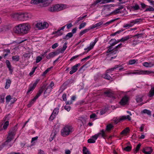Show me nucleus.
I'll list each match as a JSON object with an SVG mask.
<instances>
[{
  "label": "nucleus",
  "mask_w": 154,
  "mask_h": 154,
  "mask_svg": "<svg viewBox=\"0 0 154 154\" xmlns=\"http://www.w3.org/2000/svg\"><path fill=\"white\" fill-rule=\"evenodd\" d=\"M54 57V56L52 52L49 54L46 57L48 59H49L53 57Z\"/></svg>",
  "instance_id": "49530a36"
},
{
  "label": "nucleus",
  "mask_w": 154,
  "mask_h": 154,
  "mask_svg": "<svg viewBox=\"0 0 154 154\" xmlns=\"http://www.w3.org/2000/svg\"><path fill=\"white\" fill-rule=\"evenodd\" d=\"M3 30L4 31L9 29V27L7 26H2Z\"/></svg>",
  "instance_id": "69168bd1"
},
{
  "label": "nucleus",
  "mask_w": 154,
  "mask_h": 154,
  "mask_svg": "<svg viewBox=\"0 0 154 154\" xmlns=\"http://www.w3.org/2000/svg\"><path fill=\"white\" fill-rule=\"evenodd\" d=\"M113 127V126L111 124H109L106 127V130L109 131Z\"/></svg>",
  "instance_id": "72a5a7b5"
},
{
  "label": "nucleus",
  "mask_w": 154,
  "mask_h": 154,
  "mask_svg": "<svg viewBox=\"0 0 154 154\" xmlns=\"http://www.w3.org/2000/svg\"><path fill=\"white\" fill-rule=\"evenodd\" d=\"M141 146L140 144L139 143L137 145V146L136 147V149H135V151H136V153L137 151H138L140 148V147Z\"/></svg>",
  "instance_id": "e2e57ef3"
},
{
  "label": "nucleus",
  "mask_w": 154,
  "mask_h": 154,
  "mask_svg": "<svg viewBox=\"0 0 154 154\" xmlns=\"http://www.w3.org/2000/svg\"><path fill=\"white\" fill-rule=\"evenodd\" d=\"M18 124H17L14 128H12L9 131V132H11L13 134H14L15 135L16 133V132L18 128L17 127Z\"/></svg>",
  "instance_id": "f3484780"
},
{
  "label": "nucleus",
  "mask_w": 154,
  "mask_h": 154,
  "mask_svg": "<svg viewBox=\"0 0 154 154\" xmlns=\"http://www.w3.org/2000/svg\"><path fill=\"white\" fill-rule=\"evenodd\" d=\"M58 44L57 43H56L53 44L52 46V49H55L58 46Z\"/></svg>",
  "instance_id": "774afa93"
},
{
  "label": "nucleus",
  "mask_w": 154,
  "mask_h": 154,
  "mask_svg": "<svg viewBox=\"0 0 154 154\" xmlns=\"http://www.w3.org/2000/svg\"><path fill=\"white\" fill-rule=\"evenodd\" d=\"M101 132L102 137H103L104 139H105V137H106V135L105 134V132L103 130H102L101 131Z\"/></svg>",
  "instance_id": "3c124183"
},
{
  "label": "nucleus",
  "mask_w": 154,
  "mask_h": 154,
  "mask_svg": "<svg viewBox=\"0 0 154 154\" xmlns=\"http://www.w3.org/2000/svg\"><path fill=\"white\" fill-rule=\"evenodd\" d=\"M143 65L146 67H151L154 66V63L152 64L150 62L149 63L145 62L143 63Z\"/></svg>",
  "instance_id": "6ab92c4d"
},
{
  "label": "nucleus",
  "mask_w": 154,
  "mask_h": 154,
  "mask_svg": "<svg viewBox=\"0 0 154 154\" xmlns=\"http://www.w3.org/2000/svg\"><path fill=\"white\" fill-rule=\"evenodd\" d=\"M103 24V22L102 21L100 22L97 24L92 26L90 27V29H94V28L98 27L101 25H102Z\"/></svg>",
  "instance_id": "5701e85b"
},
{
  "label": "nucleus",
  "mask_w": 154,
  "mask_h": 154,
  "mask_svg": "<svg viewBox=\"0 0 154 154\" xmlns=\"http://www.w3.org/2000/svg\"><path fill=\"white\" fill-rule=\"evenodd\" d=\"M54 56L60 53V49H58L54 52H53Z\"/></svg>",
  "instance_id": "603ef678"
},
{
  "label": "nucleus",
  "mask_w": 154,
  "mask_h": 154,
  "mask_svg": "<svg viewBox=\"0 0 154 154\" xmlns=\"http://www.w3.org/2000/svg\"><path fill=\"white\" fill-rule=\"evenodd\" d=\"M90 29H84L79 34V35L81 36L82 35L86 33V32H88Z\"/></svg>",
  "instance_id": "cd10ccee"
},
{
  "label": "nucleus",
  "mask_w": 154,
  "mask_h": 154,
  "mask_svg": "<svg viewBox=\"0 0 154 154\" xmlns=\"http://www.w3.org/2000/svg\"><path fill=\"white\" fill-rule=\"evenodd\" d=\"M104 94L107 95V96L115 98L114 96V93L110 91H108L104 92Z\"/></svg>",
  "instance_id": "4468645a"
},
{
  "label": "nucleus",
  "mask_w": 154,
  "mask_h": 154,
  "mask_svg": "<svg viewBox=\"0 0 154 154\" xmlns=\"http://www.w3.org/2000/svg\"><path fill=\"white\" fill-rule=\"evenodd\" d=\"M86 25V23H83L80 24L79 26V28L80 29L84 27Z\"/></svg>",
  "instance_id": "bf43d9fd"
},
{
  "label": "nucleus",
  "mask_w": 154,
  "mask_h": 154,
  "mask_svg": "<svg viewBox=\"0 0 154 154\" xmlns=\"http://www.w3.org/2000/svg\"><path fill=\"white\" fill-rule=\"evenodd\" d=\"M131 146H127L124 149V150L126 151L129 152L131 150Z\"/></svg>",
  "instance_id": "58836bf2"
},
{
  "label": "nucleus",
  "mask_w": 154,
  "mask_h": 154,
  "mask_svg": "<svg viewBox=\"0 0 154 154\" xmlns=\"http://www.w3.org/2000/svg\"><path fill=\"white\" fill-rule=\"evenodd\" d=\"M133 36L132 35H128L122 38L120 40V41L121 42H124L128 40L129 39L131 38Z\"/></svg>",
  "instance_id": "a211bd4d"
},
{
  "label": "nucleus",
  "mask_w": 154,
  "mask_h": 154,
  "mask_svg": "<svg viewBox=\"0 0 154 154\" xmlns=\"http://www.w3.org/2000/svg\"><path fill=\"white\" fill-rule=\"evenodd\" d=\"M104 78L106 79H107L109 80H112V78L109 75L106 74L105 75Z\"/></svg>",
  "instance_id": "de8ad7c7"
},
{
  "label": "nucleus",
  "mask_w": 154,
  "mask_h": 154,
  "mask_svg": "<svg viewBox=\"0 0 154 154\" xmlns=\"http://www.w3.org/2000/svg\"><path fill=\"white\" fill-rule=\"evenodd\" d=\"M52 88H50V87H47L46 88V89L44 92V94H49L52 90Z\"/></svg>",
  "instance_id": "393cba45"
},
{
  "label": "nucleus",
  "mask_w": 154,
  "mask_h": 154,
  "mask_svg": "<svg viewBox=\"0 0 154 154\" xmlns=\"http://www.w3.org/2000/svg\"><path fill=\"white\" fill-rule=\"evenodd\" d=\"M121 65H118L115 66L114 67L111 68L109 69V70L111 71H113L114 70L117 69L118 67H120L121 66Z\"/></svg>",
  "instance_id": "a18cd8bd"
},
{
  "label": "nucleus",
  "mask_w": 154,
  "mask_h": 154,
  "mask_svg": "<svg viewBox=\"0 0 154 154\" xmlns=\"http://www.w3.org/2000/svg\"><path fill=\"white\" fill-rule=\"evenodd\" d=\"M11 141L9 139H7V140L5 141L2 145V147H4L5 146H7L8 148H9L11 146V145L10 144V142Z\"/></svg>",
  "instance_id": "f8f14e48"
},
{
  "label": "nucleus",
  "mask_w": 154,
  "mask_h": 154,
  "mask_svg": "<svg viewBox=\"0 0 154 154\" xmlns=\"http://www.w3.org/2000/svg\"><path fill=\"white\" fill-rule=\"evenodd\" d=\"M126 119H128L129 121H130L131 120V118L129 115L122 116H120L119 119H116L115 121V122L117 124L118 122L123 121Z\"/></svg>",
  "instance_id": "423d86ee"
},
{
  "label": "nucleus",
  "mask_w": 154,
  "mask_h": 154,
  "mask_svg": "<svg viewBox=\"0 0 154 154\" xmlns=\"http://www.w3.org/2000/svg\"><path fill=\"white\" fill-rule=\"evenodd\" d=\"M88 142L89 143H95V140L94 139L90 138L88 140Z\"/></svg>",
  "instance_id": "13d9d810"
},
{
  "label": "nucleus",
  "mask_w": 154,
  "mask_h": 154,
  "mask_svg": "<svg viewBox=\"0 0 154 154\" xmlns=\"http://www.w3.org/2000/svg\"><path fill=\"white\" fill-rule=\"evenodd\" d=\"M34 88H34V87H33L32 86L30 87L27 91V93H29L30 91H33L34 89Z\"/></svg>",
  "instance_id": "338daca9"
},
{
  "label": "nucleus",
  "mask_w": 154,
  "mask_h": 154,
  "mask_svg": "<svg viewBox=\"0 0 154 154\" xmlns=\"http://www.w3.org/2000/svg\"><path fill=\"white\" fill-rule=\"evenodd\" d=\"M80 65V63H78L73 66L71 68V70L69 74L71 75L76 72L78 70V67Z\"/></svg>",
  "instance_id": "9d476101"
},
{
  "label": "nucleus",
  "mask_w": 154,
  "mask_h": 154,
  "mask_svg": "<svg viewBox=\"0 0 154 154\" xmlns=\"http://www.w3.org/2000/svg\"><path fill=\"white\" fill-rule=\"evenodd\" d=\"M67 44V42H65L64 44L63 48H62L61 50L60 49V52L61 53H63L64 51L67 48V46L66 45Z\"/></svg>",
  "instance_id": "a878e982"
},
{
  "label": "nucleus",
  "mask_w": 154,
  "mask_h": 154,
  "mask_svg": "<svg viewBox=\"0 0 154 154\" xmlns=\"http://www.w3.org/2000/svg\"><path fill=\"white\" fill-rule=\"evenodd\" d=\"M11 81L10 80H7L6 82V85L5 87V89H8L10 85Z\"/></svg>",
  "instance_id": "2f4dec72"
},
{
  "label": "nucleus",
  "mask_w": 154,
  "mask_h": 154,
  "mask_svg": "<svg viewBox=\"0 0 154 154\" xmlns=\"http://www.w3.org/2000/svg\"><path fill=\"white\" fill-rule=\"evenodd\" d=\"M102 3L100 4H103L113 2L112 0H101Z\"/></svg>",
  "instance_id": "c03bdc74"
},
{
  "label": "nucleus",
  "mask_w": 154,
  "mask_h": 154,
  "mask_svg": "<svg viewBox=\"0 0 154 154\" xmlns=\"http://www.w3.org/2000/svg\"><path fill=\"white\" fill-rule=\"evenodd\" d=\"M85 53V52H84L83 53H82V54H79V55H76V56H74L73 57H72L70 60V61H72L73 60L77 58L78 57H79V56H80V55H82L83 54H84Z\"/></svg>",
  "instance_id": "79ce46f5"
},
{
  "label": "nucleus",
  "mask_w": 154,
  "mask_h": 154,
  "mask_svg": "<svg viewBox=\"0 0 154 154\" xmlns=\"http://www.w3.org/2000/svg\"><path fill=\"white\" fill-rule=\"evenodd\" d=\"M42 58L41 57L39 56H38L36 58V63H38L40 61H41L42 60Z\"/></svg>",
  "instance_id": "5fc2aeb1"
},
{
  "label": "nucleus",
  "mask_w": 154,
  "mask_h": 154,
  "mask_svg": "<svg viewBox=\"0 0 154 154\" xmlns=\"http://www.w3.org/2000/svg\"><path fill=\"white\" fill-rule=\"evenodd\" d=\"M24 17V20H26L31 17L30 15L29 14L27 13H23Z\"/></svg>",
  "instance_id": "c756f323"
},
{
  "label": "nucleus",
  "mask_w": 154,
  "mask_h": 154,
  "mask_svg": "<svg viewBox=\"0 0 154 154\" xmlns=\"http://www.w3.org/2000/svg\"><path fill=\"white\" fill-rule=\"evenodd\" d=\"M9 125V122L6 121L4 124L3 128L5 130L6 129Z\"/></svg>",
  "instance_id": "ea45409f"
},
{
  "label": "nucleus",
  "mask_w": 154,
  "mask_h": 154,
  "mask_svg": "<svg viewBox=\"0 0 154 154\" xmlns=\"http://www.w3.org/2000/svg\"><path fill=\"white\" fill-rule=\"evenodd\" d=\"M52 68V67H51L50 68H48L46 70H45L44 72L43 73L42 75V76H45L46 75V74Z\"/></svg>",
  "instance_id": "4c0bfd02"
},
{
  "label": "nucleus",
  "mask_w": 154,
  "mask_h": 154,
  "mask_svg": "<svg viewBox=\"0 0 154 154\" xmlns=\"http://www.w3.org/2000/svg\"><path fill=\"white\" fill-rule=\"evenodd\" d=\"M36 27L39 29H42L45 28H47L48 26V24L47 22H44L43 23H37L36 24Z\"/></svg>",
  "instance_id": "6e6552de"
},
{
  "label": "nucleus",
  "mask_w": 154,
  "mask_h": 154,
  "mask_svg": "<svg viewBox=\"0 0 154 154\" xmlns=\"http://www.w3.org/2000/svg\"><path fill=\"white\" fill-rule=\"evenodd\" d=\"M83 152L84 154H91L89 151L85 147H83Z\"/></svg>",
  "instance_id": "473e14b6"
},
{
  "label": "nucleus",
  "mask_w": 154,
  "mask_h": 154,
  "mask_svg": "<svg viewBox=\"0 0 154 154\" xmlns=\"http://www.w3.org/2000/svg\"><path fill=\"white\" fill-rule=\"evenodd\" d=\"M132 8L134 10H137L140 9L139 6L137 4H135L134 6L132 7Z\"/></svg>",
  "instance_id": "37998d69"
},
{
  "label": "nucleus",
  "mask_w": 154,
  "mask_h": 154,
  "mask_svg": "<svg viewBox=\"0 0 154 154\" xmlns=\"http://www.w3.org/2000/svg\"><path fill=\"white\" fill-rule=\"evenodd\" d=\"M40 0H31V3L34 5L38 4L40 3Z\"/></svg>",
  "instance_id": "c9c22d12"
},
{
  "label": "nucleus",
  "mask_w": 154,
  "mask_h": 154,
  "mask_svg": "<svg viewBox=\"0 0 154 154\" xmlns=\"http://www.w3.org/2000/svg\"><path fill=\"white\" fill-rule=\"evenodd\" d=\"M73 36L72 33L71 32H69L66 35L63 37V39L68 40L69 38L72 37Z\"/></svg>",
  "instance_id": "4be33fe9"
},
{
  "label": "nucleus",
  "mask_w": 154,
  "mask_h": 154,
  "mask_svg": "<svg viewBox=\"0 0 154 154\" xmlns=\"http://www.w3.org/2000/svg\"><path fill=\"white\" fill-rule=\"evenodd\" d=\"M70 83V82L69 80H67L66 82H65L64 83H63V85L65 87L66 86L69 85Z\"/></svg>",
  "instance_id": "052dcab7"
},
{
  "label": "nucleus",
  "mask_w": 154,
  "mask_h": 154,
  "mask_svg": "<svg viewBox=\"0 0 154 154\" xmlns=\"http://www.w3.org/2000/svg\"><path fill=\"white\" fill-rule=\"evenodd\" d=\"M12 98L11 97L10 95L7 96L6 97V102L8 103L11 100Z\"/></svg>",
  "instance_id": "6e6d98bb"
},
{
  "label": "nucleus",
  "mask_w": 154,
  "mask_h": 154,
  "mask_svg": "<svg viewBox=\"0 0 154 154\" xmlns=\"http://www.w3.org/2000/svg\"><path fill=\"white\" fill-rule=\"evenodd\" d=\"M64 5H56L49 8V11L51 12L58 11L65 8Z\"/></svg>",
  "instance_id": "39448f33"
},
{
  "label": "nucleus",
  "mask_w": 154,
  "mask_h": 154,
  "mask_svg": "<svg viewBox=\"0 0 154 154\" xmlns=\"http://www.w3.org/2000/svg\"><path fill=\"white\" fill-rule=\"evenodd\" d=\"M154 95V87H152L149 91L148 96L149 97H152Z\"/></svg>",
  "instance_id": "412c9836"
},
{
  "label": "nucleus",
  "mask_w": 154,
  "mask_h": 154,
  "mask_svg": "<svg viewBox=\"0 0 154 154\" xmlns=\"http://www.w3.org/2000/svg\"><path fill=\"white\" fill-rule=\"evenodd\" d=\"M64 109L67 111H69L70 110V106L69 105H65L64 107Z\"/></svg>",
  "instance_id": "680f3d73"
},
{
  "label": "nucleus",
  "mask_w": 154,
  "mask_h": 154,
  "mask_svg": "<svg viewBox=\"0 0 154 154\" xmlns=\"http://www.w3.org/2000/svg\"><path fill=\"white\" fill-rule=\"evenodd\" d=\"M121 13L120 11H119L117 9H116L111 13L109 14L110 15H116V14H118L119 13Z\"/></svg>",
  "instance_id": "7c9ffc66"
},
{
  "label": "nucleus",
  "mask_w": 154,
  "mask_h": 154,
  "mask_svg": "<svg viewBox=\"0 0 154 154\" xmlns=\"http://www.w3.org/2000/svg\"><path fill=\"white\" fill-rule=\"evenodd\" d=\"M24 17L23 15V14H19V20L21 21H24Z\"/></svg>",
  "instance_id": "e433bc0d"
},
{
  "label": "nucleus",
  "mask_w": 154,
  "mask_h": 154,
  "mask_svg": "<svg viewBox=\"0 0 154 154\" xmlns=\"http://www.w3.org/2000/svg\"><path fill=\"white\" fill-rule=\"evenodd\" d=\"M59 108H56L53 110V111L49 118L50 121H52L58 114L59 112Z\"/></svg>",
  "instance_id": "0eeeda50"
},
{
  "label": "nucleus",
  "mask_w": 154,
  "mask_h": 154,
  "mask_svg": "<svg viewBox=\"0 0 154 154\" xmlns=\"http://www.w3.org/2000/svg\"><path fill=\"white\" fill-rule=\"evenodd\" d=\"M118 43V42H117L116 40L114 38L110 40L109 43V44L110 45V47H111V46L112 47L113 46H114Z\"/></svg>",
  "instance_id": "2eb2a0df"
},
{
  "label": "nucleus",
  "mask_w": 154,
  "mask_h": 154,
  "mask_svg": "<svg viewBox=\"0 0 154 154\" xmlns=\"http://www.w3.org/2000/svg\"><path fill=\"white\" fill-rule=\"evenodd\" d=\"M46 88V86L45 85H43L41 87L39 90L38 92L34 97V98L30 102L29 104H28V106L30 107L32 104L38 98L40 95L43 93L44 90Z\"/></svg>",
  "instance_id": "20e7f679"
},
{
  "label": "nucleus",
  "mask_w": 154,
  "mask_h": 154,
  "mask_svg": "<svg viewBox=\"0 0 154 154\" xmlns=\"http://www.w3.org/2000/svg\"><path fill=\"white\" fill-rule=\"evenodd\" d=\"M56 135V133H55V132H54V133H51L50 137L49 139V141L50 142H51V141H52L53 140L54 137Z\"/></svg>",
  "instance_id": "09e8293b"
},
{
  "label": "nucleus",
  "mask_w": 154,
  "mask_h": 154,
  "mask_svg": "<svg viewBox=\"0 0 154 154\" xmlns=\"http://www.w3.org/2000/svg\"><path fill=\"white\" fill-rule=\"evenodd\" d=\"M142 113L146 114L149 116H151V112L149 110L147 109H144L142 112Z\"/></svg>",
  "instance_id": "bb28decb"
},
{
  "label": "nucleus",
  "mask_w": 154,
  "mask_h": 154,
  "mask_svg": "<svg viewBox=\"0 0 154 154\" xmlns=\"http://www.w3.org/2000/svg\"><path fill=\"white\" fill-rule=\"evenodd\" d=\"M12 59L13 60L18 61L20 59V57L19 56H14L12 57Z\"/></svg>",
  "instance_id": "f704fd0d"
},
{
  "label": "nucleus",
  "mask_w": 154,
  "mask_h": 154,
  "mask_svg": "<svg viewBox=\"0 0 154 154\" xmlns=\"http://www.w3.org/2000/svg\"><path fill=\"white\" fill-rule=\"evenodd\" d=\"M30 28V26L27 24H19L15 27L14 31L16 33L26 34L28 33Z\"/></svg>",
  "instance_id": "f257e3e1"
},
{
  "label": "nucleus",
  "mask_w": 154,
  "mask_h": 154,
  "mask_svg": "<svg viewBox=\"0 0 154 154\" xmlns=\"http://www.w3.org/2000/svg\"><path fill=\"white\" fill-rule=\"evenodd\" d=\"M95 44H94V43L92 42L91 43L90 45V46L88 47L87 48H85L84 50H87V52H88L93 47L94 45H95Z\"/></svg>",
  "instance_id": "b1692460"
},
{
  "label": "nucleus",
  "mask_w": 154,
  "mask_h": 154,
  "mask_svg": "<svg viewBox=\"0 0 154 154\" xmlns=\"http://www.w3.org/2000/svg\"><path fill=\"white\" fill-rule=\"evenodd\" d=\"M136 61L134 59L131 60L129 61V64L130 65H132L135 63Z\"/></svg>",
  "instance_id": "4d7b16f0"
},
{
  "label": "nucleus",
  "mask_w": 154,
  "mask_h": 154,
  "mask_svg": "<svg viewBox=\"0 0 154 154\" xmlns=\"http://www.w3.org/2000/svg\"><path fill=\"white\" fill-rule=\"evenodd\" d=\"M15 134L9 132L8 133V136L7 137V139H9L11 141L14 138Z\"/></svg>",
  "instance_id": "dca6fc26"
},
{
  "label": "nucleus",
  "mask_w": 154,
  "mask_h": 154,
  "mask_svg": "<svg viewBox=\"0 0 154 154\" xmlns=\"http://www.w3.org/2000/svg\"><path fill=\"white\" fill-rule=\"evenodd\" d=\"M5 96L0 95V102L3 103L5 101Z\"/></svg>",
  "instance_id": "864d4df0"
},
{
  "label": "nucleus",
  "mask_w": 154,
  "mask_h": 154,
  "mask_svg": "<svg viewBox=\"0 0 154 154\" xmlns=\"http://www.w3.org/2000/svg\"><path fill=\"white\" fill-rule=\"evenodd\" d=\"M154 11V8L151 6H149V8H146L144 11V12L147 11Z\"/></svg>",
  "instance_id": "8fccbe9b"
},
{
  "label": "nucleus",
  "mask_w": 154,
  "mask_h": 154,
  "mask_svg": "<svg viewBox=\"0 0 154 154\" xmlns=\"http://www.w3.org/2000/svg\"><path fill=\"white\" fill-rule=\"evenodd\" d=\"M132 72H128L125 74V75H129L131 74L138 75H149L152 74H154V72L150 71L148 70H134Z\"/></svg>",
  "instance_id": "f03ea898"
},
{
  "label": "nucleus",
  "mask_w": 154,
  "mask_h": 154,
  "mask_svg": "<svg viewBox=\"0 0 154 154\" xmlns=\"http://www.w3.org/2000/svg\"><path fill=\"white\" fill-rule=\"evenodd\" d=\"M152 151V149L150 147H147L145 149H143L142 150L143 152L145 154H151Z\"/></svg>",
  "instance_id": "9b49d317"
},
{
  "label": "nucleus",
  "mask_w": 154,
  "mask_h": 154,
  "mask_svg": "<svg viewBox=\"0 0 154 154\" xmlns=\"http://www.w3.org/2000/svg\"><path fill=\"white\" fill-rule=\"evenodd\" d=\"M129 100V97L125 95L122 97L120 103L121 105H124L126 104Z\"/></svg>",
  "instance_id": "1a4fd4ad"
},
{
  "label": "nucleus",
  "mask_w": 154,
  "mask_h": 154,
  "mask_svg": "<svg viewBox=\"0 0 154 154\" xmlns=\"http://www.w3.org/2000/svg\"><path fill=\"white\" fill-rule=\"evenodd\" d=\"M11 16L13 19L15 20H19V14L17 13L12 14Z\"/></svg>",
  "instance_id": "aec40b11"
},
{
  "label": "nucleus",
  "mask_w": 154,
  "mask_h": 154,
  "mask_svg": "<svg viewBox=\"0 0 154 154\" xmlns=\"http://www.w3.org/2000/svg\"><path fill=\"white\" fill-rule=\"evenodd\" d=\"M72 128L70 126L66 125L61 131V134L63 136H66L69 135L72 132Z\"/></svg>",
  "instance_id": "7ed1b4c3"
},
{
  "label": "nucleus",
  "mask_w": 154,
  "mask_h": 154,
  "mask_svg": "<svg viewBox=\"0 0 154 154\" xmlns=\"http://www.w3.org/2000/svg\"><path fill=\"white\" fill-rule=\"evenodd\" d=\"M129 128L128 127H127L123 131H122L121 133V134H126L129 131Z\"/></svg>",
  "instance_id": "c85d7f7f"
},
{
  "label": "nucleus",
  "mask_w": 154,
  "mask_h": 154,
  "mask_svg": "<svg viewBox=\"0 0 154 154\" xmlns=\"http://www.w3.org/2000/svg\"><path fill=\"white\" fill-rule=\"evenodd\" d=\"M53 0H40V3H44V6L46 7L49 5Z\"/></svg>",
  "instance_id": "ddd939ff"
},
{
  "label": "nucleus",
  "mask_w": 154,
  "mask_h": 154,
  "mask_svg": "<svg viewBox=\"0 0 154 154\" xmlns=\"http://www.w3.org/2000/svg\"><path fill=\"white\" fill-rule=\"evenodd\" d=\"M143 33L137 34L135 35L132 36L133 37H137L138 38H143Z\"/></svg>",
  "instance_id": "a19ab883"
},
{
  "label": "nucleus",
  "mask_w": 154,
  "mask_h": 154,
  "mask_svg": "<svg viewBox=\"0 0 154 154\" xmlns=\"http://www.w3.org/2000/svg\"><path fill=\"white\" fill-rule=\"evenodd\" d=\"M37 68V67H35L34 68H33L32 69V71L30 72V73H29V74L30 75H31L33 74V73L35 72V70Z\"/></svg>",
  "instance_id": "0e129e2a"
}]
</instances>
